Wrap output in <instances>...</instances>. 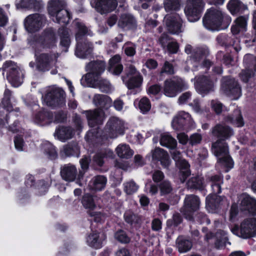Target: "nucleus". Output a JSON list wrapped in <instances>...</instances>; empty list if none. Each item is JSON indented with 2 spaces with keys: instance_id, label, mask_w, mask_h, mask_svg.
<instances>
[{
  "instance_id": "38",
  "label": "nucleus",
  "mask_w": 256,
  "mask_h": 256,
  "mask_svg": "<svg viewBox=\"0 0 256 256\" xmlns=\"http://www.w3.org/2000/svg\"><path fill=\"white\" fill-rule=\"evenodd\" d=\"M228 8L232 14L242 12L247 9V6L239 0H230L228 4Z\"/></svg>"
},
{
  "instance_id": "11",
  "label": "nucleus",
  "mask_w": 256,
  "mask_h": 256,
  "mask_svg": "<svg viewBox=\"0 0 256 256\" xmlns=\"http://www.w3.org/2000/svg\"><path fill=\"white\" fill-rule=\"evenodd\" d=\"M204 6L202 0H188L184 8V12L190 22L198 20L200 17V12Z\"/></svg>"
},
{
  "instance_id": "60",
  "label": "nucleus",
  "mask_w": 256,
  "mask_h": 256,
  "mask_svg": "<svg viewBox=\"0 0 256 256\" xmlns=\"http://www.w3.org/2000/svg\"><path fill=\"white\" fill-rule=\"evenodd\" d=\"M194 220V221H196L200 224H210V220L202 212H199L198 214Z\"/></svg>"
},
{
  "instance_id": "9",
  "label": "nucleus",
  "mask_w": 256,
  "mask_h": 256,
  "mask_svg": "<svg viewBox=\"0 0 256 256\" xmlns=\"http://www.w3.org/2000/svg\"><path fill=\"white\" fill-rule=\"evenodd\" d=\"M124 131V122L116 117L110 118L107 122L104 129L106 138H114L123 134Z\"/></svg>"
},
{
  "instance_id": "36",
  "label": "nucleus",
  "mask_w": 256,
  "mask_h": 256,
  "mask_svg": "<svg viewBox=\"0 0 256 256\" xmlns=\"http://www.w3.org/2000/svg\"><path fill=\"white\" fill-rule=\"evenodd\" d=\"M176 166L180 170V179L182 182H184L186 178L190 175V171L189 170L190 165L185 160H182L178 161L176 164Z\"/></svg>"
},
{
  "instance_id": "52",
  "label": "nucleus",
  "mask_w": 256,
  "mask_h": 256,
  "mask_svg": "<svg viewBox=\"0 0 256 256\" xmlns=\"http://www.w3.org/2000/svg\"><path fill=\"white\" fill-rule=\"evenodd\" d=\"M217 41L218 43H220L222 45H226V46L233 45L234 46V48L236 52H238L240 50L241 48L239 46H234V42H230V38H228L225 34H222L218 36L216 38Z\"/></svg>"
},
{
  "instance_id": "2",
  "label": "nucleus",
  "mask_w": 256,
  "mask_h": 256,
  "mask_svg": "<svg viewBox=\"0 0 256 256\" xmlns=\"http://www.w3.org/2000/svg\"><path fill=\"white\" fill-rule=\"evenodd\" d=\"M231 21V18L224 14L220 8H211L203 18V24L208 30L215 31L226 28Z\"/></svg>"
},
{
  "instance_id": "25",
  "label": "nucleus",
  "mask_w": 256,
  "mask_h": 256,
  "mask_svg": "<svg viewBox=\"0 0 256 256\" xmlns=\"http://www.w3.org/2000/svg\"><path fill=\"white\" fill-rule=\"evenodd\" d=\"M206 182L210 185L214 194H218L221 192V184L223 183V178L220 175L208 176Z\"/></svg>"
},
{
  "instance_id": "46",
  "label": "nucleus",
  "mask_w": 256,
  "mask_h": 256,
  "mask_svg": "<svg viewBox=\"0 0 256 256\" xmlns=\"http://www.w3.org/2000/svg\"><path fill=\"white\" fill-rule=\"evenodd\" d=\"M95 83L98 85L100 90L102 92L108 93L114 90L112 84L106 80H101L98 78L96 79L94 84Z\"/></svg>"
},
{
  "instance_id": "32",
  "label": "nucleus",
  "mask_w": 256,
  "mask_h": 256,
  "mask_svg": "<svg viewBox=\"0 0 256 256\" xmlns=\"http://www.w3.org/2000/svg\"><path fill=\"white\" fill-rule=\"evenodd\" d=\"M120 57L118 55H116L110 60L108 70L112 73L118 75L122 70L123 66L120 64Z\"/></svg>"
},
{
  "instance_id": "17",
  "label": "nucleus",
  "mask_w": 256,
  "mask_h": 256,
  "mask_svg": "<svg viewBox=\"0 0 256 256\" xmlns=\"http://www.w3.org/2000/svg\"><path fill=\"white\" fill-rule=\"evenodd\" d=\"M90 4L101 14H105L114 10L118 6L116 0H90Z\"/></svg>"
},
{
  "instance_id": "6",
  "label": "nucleus",
  "mask_w": 256,
  "mask_h": 256,
  "mask_svg": "<svg viewBox=\"0 0 256 256\" xmlns=\"http://www.w3.org/2000/svg\"><path fill=\"white\" fill-rule=\"evenodd\" d=\"M220 90L232 100H238L242 96L241 88L238 82L230 76L222 78Z\"/></svg>"
},
{
  "instance_id": "41",
  "label": "nucleus",
  "mask_w": 256,
  "mask_h": 256,
  "mask_svg": "<svg viewBox=\"0 0 256 256\" xmlns=\"http://www.w3.org/2000/svg\"><path fill=\"white\" fill-rule=\"evenodd\" d=\"M52 120L53 114L52 113L47 111H42L36 116L35 121L40 124L44 125L50 123Z\"/></svg>"
},
{
  "instance_id": "22",
  "label": "nucleus",
  "mask_w": 256,
  "mask_h": 256,
  "mask_svg": "<svg viewBox=\"0 0 256 256\" xmlns=\"http://www.w3.org/2000/svg\"><path fill=\"white\" fill-rule=\"evenodd\" d=\"M154 160H158L164 168H168L170 164V160L168 154L164 149L156 148L151 152Z\"/></svg>"
},
{
  "instance_id": "34",
  "label": "nucleus",
  "mask_w": 256,
  "mask_h": 256,
  "mask_svg": "<svg viewBox=\"0 0 256 256\" xmlns=\"http://www.w3.org/2000/svg\"><path fill=\"white\" fill-rule=\"evenodd\" d=\"M160 142L162 146L170 149L175 148L177 145L176 140L168 132H163L160 134Z\"/></svg>"
},
{
  "instance_id": "42",
  "label": "nucleus",
  "mask_w": 256,
  "mask_h": 256,
  "mask_svg": "<svg viewBox=\"0 0 256 256\" xmlns=\"http://www.w3.org/2000/svg\"><path fill=\"white\" fill-rule=\"evenodd\" d=\"M42 4L41 0H16V5L22 8H40Z\"/></svg>"
},
{
  "instance_id": "43",
  "label": "nucleus",
  "mask_w": 256,
  "mask_h": 256,
  "mask_svg": "<svg viewBox=\"0 0 256 256\" xmlns=\"http://www.w3.org/2000/svg\"><path fill=\"white\" fill-rule=\"evenodd\" d=\"M63 152L66 156H76L78 157L80 155V148L76 142L68 144L63 147Z\"/></svg>"
},
{
  "instance_id": "63",
  "label": "nucleus",
  "mask_w": 256,
  "mask_h": 256,
  "mask_svg": "<svg viewBox=\"0 0 256 256\" xmlns=\"http://www.w3.org/2000/svg\"><path fill=\"white\" fill-rule=\"evenodd\" d=\"M191 96L192 94L190 92H187L182 94L178 98V104H186L190 99Z\"/></svg>"
},
{
  "instance_id": "37",
  "label": "nucleus",
  "mask_w": 256,
  "mask_h": 256,
  "mask_svg": "<svg viewBox=\"0 0 256 256\" xmlns=\"http://www.w3.org/2000/svg\"><path fill=\"white\" fill-rule=\"evenodd\" d=\"M116 151L118 156L122 158H129L134 154L133 150L126 144H120L116 148Z\"/></svg>"
},
{
  "instance_id": "53",
  "label": "nucleus",
  "mask_w": 256,
  "mask_h": 256,
  "mask_svg": "<svg viewBox=\"0 0 256 256\" xmlns=\"http://www.w3.org/2000/svg\"><path fill=\"white\" fill-rule=\"evenodd\" d=\"M90 158L88 156H84L80 161L82 170L79 172L78 177L79 179L82 178L84 174L88 168Z\"/></svg>"
},
{
  "instance_id": "50",
  "label": "nucleus",
  "mask_w": 256,
  "mask_h": 256,
  "mask_svg": "<svg viewBox=\"0 0 256 256\" xmlns=\"http://www.w3.org/2000/svg\"><path fill=\"white\" fill-rule=\"evenodd\" d=\"M208 54L209 50L207 48H197L192 52V60L199 62L202 56H206Z\"/></svg>"
},
{
  "instance_id": "8",
  "label": "nucleus",
  "mask_w": 256,
  "mask_h": 256,
  "mask_svg": "<svg viewBox=\"0 0 256 256\" xmlns=\"http://www.w3.org/2000/svg\"><path fill=\"white\" fill-rule=\"evenodd\" d=\"M195 88L199 94L205 95L214 89L217 78L214 76H200L196 77Z\"/></svg>"
},
{
  "instance_id": "62",
  "label": "nucleus",
  "mask_w": 256,
  "mask_h": 256,
  "mask_svg": "<svg viewBox=\"0 0 256 256\" xmlns=\"http://www.w3.org/2000/svg\"><path fill=\"white\" fill-rule=\"evenodd\" d=\"M253 75V72L248 69L242 70L240 74L241 80L246 82L248 79Z\"/></svg>"
},
{
  "instance_id": "24",
  "label": "nucleus",
  "mask_w": 256,
  "mask_h": 256,
  "mask_svg": "<svg viewBox=\"0 0 256 256\" xmlns=\"http://www.w3.org/2000/svg\"><path fill=\"white\" fill-rule=\"evenodd\" d=\"M93 102L98 107L97 109L108 110L112 105V100L106 95L96 94L93 98Z\"/></svg>"
},
{
  "instance_id": "3",
  "label": "nucleus",
  "mask_w": 256,
  "mask_h": 256,
  "mask_svg": "<svg viewBox=\"0 0 256 256\" xmlns=\"http://www.w3.org/2000/svg\"><path fill=\"white\" fill-rule=\"evenodd\" d=\"M74 24L76 29V39L77 42L75 54L78 58H84L92 53V45L84 38L88 32L84 25L78 20H76Z\"/></svg>"
},
{
  "instance_id": "39",
  "label": "nucleus",
  "mask_w": 256,
  "mask_h": 256,
  "mask_svg": "<svg viewBox=\"0 0 256 256\" xmlns=\"http://www.w3.org/2000/svg\"><path fill=\"white\" fill-rule=\"evenodd\" d=\"M176 246L180 252H186L192 247V242L182 236H179L176 240Z\"/></svg>"
},
{
  "instance_id": "33",
  "label": "nucleus",
  "mask_w": 256,
  "mask_h": 256,
  "mask_svg": "<svg viewBox=\"0 0 256 256\" xmlns=\"http://www.w3.org/2000/svg\"><path fill=\"white\" fill-rule=\"evenodd\" d=\"M225 120L226 122L231 123L237 127H242L244 124L240 110L238 108L236 109L233 114L228 116Z\"/></svg>"
},
{
  "instance_id": "29",
  "label": "nucleus",
  "mask_w": 256,
  "mask_h": 256,
  "mask_svg": "<svg viewBox=\"0 0 256 256\" xmlns=\"http://www.w3.org/2000/svg\"><path fill=\"white\" fill-rule=\"evenodd\" d=\"M114 156V154L113 152L110 150H106L104 151L98 152L93 157V164L102 166L104 164V158H112Z\"/></svg>"
},
{
  "instance_id": "26",
  "label": "nucleus",
  "mask_w": 256,
  "mask_h": 256,
  "mask_svg": "<svg viewBox=\"0 0 256 256\" xmlns=\"http://www.w3.org/2000/svg\"><path fill=\"white\" fill-rule=\"evenodd\" d=\"M11 96V92L8 90H6L4 92V96L2 98V106L6 109L8 111H10V112L6 116V123H8V118H12L14 119V117L18 116V114H16L12 110V105L10 102V98Z\"/></svg>"
},
{
  "instance_id": "64",
  "label": "nucleus",
  "mask_w": 256,
  "mask_h": 256,
  "mask_svg": "<svg viewBox=\"0 0 256 256\" xmlns=\"http://www.w3.org/2000/svg\"><path fill=\"white\" fill-rule=\"evenodd\" d=\"M202 139V136L199 134L196 133L190 136V142L192 145L196 144L200 142Z\"/></svg>"
},
{
  "instance_id": "35",
  "label": "nucleus",
  "mask_w": 256,
  "mask_h": 256,
  "mask_svg": "<svg viewBox=\"0 0 256 256\" xmlns=\"http://www.w3.org/2000/svg\"><path fill=\"white\" fill-rule=\"evenodd\" d=\"M118 26L122 28H132L136 26V20L134 17L130 14H122L118 22Z\"/></svg>"
},
{
  "instance_id": "14",
  "label": "nucleus",
  "mask_w": 256,
  "mask_h": 256,
  "mask_svg": "<svg viewBox=\"0 0 256 256\" xmlns=\"http://www.w3.org/2000/svg\"><path fill=\"white\" fill-rule=\"evenodd\" d=\"M238 204L242 211H246L252 215H256V200L246 194H242L238 197Z\"/></svg>"
},
{
  "instance_id": "58",
  "label": "nucleus",
  "mask_w": 256,
  "mask_h": 256,
  "mask_svg": "<svg viewBox=\"0 0 256 256\" xmlns=\"http://www.w3.org/2000/svg\"><path fill=\"white\" fill-rule=\"evenodd\" d=\"M162 196L170 194L172 190L170 183L168 180H164L159 186Z\"/></svg>"
},
{
  "instance_id": "18",
  "label": "nucleus",
  "mask_w": 256,
  "mask_h": 256,
  "mask_svg": "<svg viewBox=\"0 0 256 256\" xmlns=\"http://www.w3.org/2000/svg\"><path fill=\"white\" fill-rule=\"evenodd\" d=\"M238 236L247 238L256 235V218H252L244 220L238 230Z\"/></svg>"
},
{
  "instance_id": "45",
  "label": "nucleus",
  "mask_w": 256,
  "mask_h": 256,
  "mask_svg": "<svg viewBox=\"0 0 256 256\" xmlns=\"http://www.w3.org/2000/svg\"><path fill=\"white\" fill-rule=\"evenodd\" d=\"M204 186V180L200 176L192 177L187 182V186L189 188L202 189Z\"/></svg>"
},
{
  "instance_id": "57",
  "label": "nucleus",
  "mask_w": 256,
  "mask_h": 256,
  "mask_svg": "<svg viewBox=\"0 0 256 256\" xmlns=\"http://www.w3.org/2000/svg\"><path fill=\"white\" fill-rule=\"evenodd\" d=\"M115 238L121 243L126 244L130 242V238L123 230H119L115 233Z\"/></svg>"
},
{
  "instance_id": "19",
  "label": "nucleus",
  "mask_w": 256,
  "mask_h": 256,
  "mask_svg": "<svg viewBox=\"0 0 256 256\" xmlns=\"http://www.w3.org/2000/svg\"><path fill=\"white\" fill-rule=\"evenodd\" d=\"M164 22L170 33L178 34L182 32V20L178 14H168L164 17Z\"/></svg>"
},
{
  "instance_id": "10",
  "label": "nucleus",
  "mask_w": 256,
  "mask_h": 256,
  "mask_svg": "<svg viewBox=\"0 0 256 256\" xmlns=\"http://www.w3.org/2000/svg\"><path fill=\"white\" fill-rule=\"evenodd\" d=\"M64 95V91L60 88H51L48 89L46 94L43 98V102L48 106H58L63 103Z\"/></svg>"
},
{
  "instance_id": "16",
  "label": "nucleus",
  "mask_w": 256,
  "mask_h": 256,
  "mask_svg": "<svg viewBox=\"0 0 256 256\" xmlns=\"http://www.w3.org/2000/svg\"><path fill=\"white\" fill-rule=\"evenodd\" d=\"M58 55L56 54H42L36 58L38 68L42 71L48 70L56 62Z\"/></svg>"
},
{
  "instance_id": "1",
  "label": "nucleus",
  "mask_w": 256,
  "mask_h": 256,
  "mask_svg": "<svg viewBox=\"0 0 256 256\" xmlns=\"http://www.w3.org/2000/svg\"><path fill=\"white\" fill-rule=\"evenodd\" d=\"M212 132L218 138L212 144V152L217 157L218 162L229 169L232 168L234 162L229 155L228 144L224 140L234 134L233 130L228 126L218 124L212 128Z\"/></svg>"
},
{
  "instance_id": "28",
  "label": "nucleus",
  "mask_w": 256,
  "mask_h": 256,
  "mask_svg": "<svg viewBox=\"0 0 256 256\" xmlns=\"http://www.w3.org/2000/svg\"><path fill=\"white\" fill-rule=\"evenodd\" d=\"M107 182L106 177L102 175L94 176L90 182L88 186L91 190L100 191L106 186Z\"/></svg>"
},
{
  "instance_id": "54",
  "label": "nucleus",
  "mask_w": 256,
  "mask_h": 256,
  "mask_svg": "<svg viewBox=\"0 0 256 256\" xmlns=\"http://www.w3.org/2000/svg\"><path fill=\"white\" fill-rule=\"evenodd\" d=\"M124 190L128 194L136 192L138 188V186L133 180L124 183Z\"/></svg>"
},
{
  "instance_id": "48",
  "label": "nucleus",
  "mask_w": 256,
  "mask_h": 256,
  "mask_svg": "<svg viewBox=\"0 0 256 256\" xmlns=\"http://www.w3.org/2000/svg\"><path fill=\"white\" fill-rule=\"evenodd\" d=\"M216 240L215 242L216 246L218 248H220L224 246L228 240L226 234L225 232L219 230L216 234Z\"/></svg>"
},
{
  "instance_id": "20",
  "label": "nucleus",
  "mask_w": 256,
  "mask_h": 256,
  "mask_svg": "<svg viewBox=\"0 0 256 256\" xmlns=\"http://www.w3.org/2000/svg\"><path fill=\"white\" fill-rule=\"evenodd\" d=\"M192 120L188 113L184 112H179L173 118L172 126L177 130H184L192 124Z\"/></svg>"
},
{
  "instance_id": "31",
  "label": "nucleus",
  "mask_w": 256,
  "mask_h": 256,
  "mask_svg": "<svg viewBox=\"0 0 256 256\" xmlns=\"http://www.w3.org/2000/svg\"><path fill=\"white\" fill-rule=\"evenodd\" d=\"M86 242L88 245L94 248H100L102 246L100 234L96 231H93L88 235Z\"/></svg>"
},
{
  "instance_id": "21",
  "label": "nucleus",
  "mask_w": 256,
  "mask_h": 256,
  "mask_svg": "<svg viewBox=\"0 0 256 256\" xmlns=\"http://www.w3.org/2000/svg\"><path fill=\"white\" fill-rule=\"evenodd\" d=\"M82 113L86 114L88 124L90 127L102 124L106 118L104 110L100 109L84 111Z\"/></svg>"
},
{
  "instance_id": "59",
  "label": "nucleus",
  "mask_w": 256,
  "mask_h": 256,
  "mask_svg": "<svg viewBox=\"0 0 256 256\" xmlns=\"http://www.w3.org/2000/svg\"><path fill=\"white\" fill-rule=\"evenodd\" d=\"M163 74H166L168 75H172L174 74V67L172 64L168 61H166L160 72V74L162 75Z\"/></svg>"
},
{
  "instance_id": "27",
  "label": "nucleus",
  "mask_w": 256,
  "mask_h": 256,
  "mask_svg": "<svg viewBox=\"0 0 256 256\" xmlns=\"http://www.w3.org/2000/svg\"><path fill=\"white\" fill-rule=\"evenodd\" d=\"M74 134V130L70 127H59L56 128L54 136L62 142H65L72 138Z\"/></svg>"
},
{
  "instance_id": "15",
  "label": "nucleus",
  "mask_w": 256,
  "mask_h": 256,
  "mask_svg": "<svg viewBox=\"0 0 256 256\" xmlns=\"http://www.w3.org/2000/svg\"><path fill=\"white\" fill-rule=\"evenodd\" d=\"M200 200L199 198L194 195L186 196L184 200V206L182 212L186 218L192 220L193 218L191 213L197 210L200 207Z\"/></svg>"
},
{
  "instance_id": "49",
  "label": "nucleus",
  "mask_w": 256,
  "mask_h": 256,
  "mask_svg": "<svg viewBox=\"0 0 256 256\" xmlns=\"http://www.w3.org/2000/svg\"><path fill=\"white\" fill-rule=\"evenodd\" d=\"M82 203L86 209L92 210L96 208V204L92 196L88 194H86L83 196Z\"/></svg>"
},
{
  "instance_id": "7",
  "label": "nucleus",
  "mask_w": 256,
  "mask_h": 256,
  "mask_svg": "<svg viewBox=\"0 0 256 256\" xmlns=\"http://www.w3.org/2000/svg\"><path fill=\"white\" fill-rule=\"evenodd\" d=\"M188 88V84L181 78L173 77L164 82V92L168 97H174L178 93Z\"/></svg>"
},
{
  "instance_id": "4",
  "label": "nucleus",
  "mask_w": 256,
  "mask_h": 256,
  "mask_svg": "<svg viewBox=\"0 0 256 256\" xmlns=\"http://www.w3.org/2000/svg\"><path fill=\"white\" fill-rule=\"evenodd\" d=\"M65 6L64 0H51L48 2V13L54 22L64 24L68 23L70 14Z\"/></svg>"
},
{
  "instance_id": "12",
  "label": "nucleus",
  "mask_w": 256,
  "mask_h": 256,
  "mask_svg": "<svg viewBox=\"0 0 256 256\" xmlns=\"http://www.w3.org/2000/svg\"><path fill=\"white\" fill-rule=\"evenodd\" d=\"M105 64L101 61L90 62L86 66V70L88 72L82 80L84 78L88 84H92L95 82L98 76L104 70Z\"/></svg>"
},
{
  "instance_id": "61",
  "label": "nucleus",
  "mask_w": 256,
  "mask_h": 256,
  "mask_svg": "<svg viewBox=\"0 0 256 256\" xmlns=\"http://www.w3.org/2000/svg\"><path fill=\"white\" fill-rule=\"evenodd\" d=\"M248 19V18L246 16H241L237 18L235 22L242 30H246Z\"/></svg>"
},
{
  "instance_id": "44",
  "label": "nucleus",
  "mask_w": 256,
  "mask_h": 256,
  "mask_svg": "<svg viewBox=\"0 0 256 256\" xmlns=\"http://www.w3.org/2000/svg\"><path fill=\"white\" fill-rule=\"evenodd\" d=\"M124 82H126L128 88V89H132L135 88L139 87L142 82V77L140 74H137L135 76L130 77L128 81H126V78L122 77Z\"/></svg>"
},
{
  "instance_id": "40",
  "label": "nucleus",
  "mask_w": 256,
  "mask_h": 256,
  "mask_svg": "<svg viewBox=\"0 0 256 256\" xmlns=\"http://www.w3.org/2000/svg\"><path fill=\"white\" fill-rule=\"evenodd\" d=\"M58 34L60 39V45L67 49L70 42L69 30L64 27L61 28L58 30ZM66 51L67 50H66Z\"/></svg>"
},
{
  "instance_id": "55",
  "label": "nucleus",
  "mask_w": 256,
  "mask_h": 256,
  "mask_svg": "<svg viewBox=\"0 0 256 256\" xmlns=\"http://www.w3.org/2000/svg\"><path fill=\"white\" fill-rule=\"evenodd\" d=\"M138 107L143 114L148 112L151 108V104L148 98L146 97L142 98L139 102Z\"/></svg>"
},
{
  "instance_id": "30",
  "label": "nucleus",
  "mask_w": 256,
  "mask_h": 256,
  "mask_svg": "<svg viewBox=\"0 0 256 256\" xmlns=\"http://www.w3.org/2000/svg\"><path fill=\"white\" fill-rule=\"evenodd\" d=\"M42 43L46 47L50 48L53 46L56 42V37L52 28L46 30L42 34L41 38Z\"/></svg>"
},
{
  "instance_id": "5",
  "label": "nucleus",
  "mask_w": 256,
  "mask_h": 256,
  "mask_svg": "<svg viewBox=\"0 0 256 256\" xmlns=\"http://www.w3.org/2000/svg\"><path fill=\"white\" fill-rule=\"evenodd\" d=\"M8 80L14 87H18L23 82V74L16 63L12 61L6 62L2 66Z\"/></svg>"
},
{
  "instance_id": "51",
  "label": "nucleus",
  "mask_w": 256,
  "mask_h": 256,
  "mask_svg": "<svg viewBox=\"0 0 256 256\" xmlns=\"http://www.w3.org/2000/svg\"><path fill=\"white\" fill-rule=\"evenodd\" d=\"M43 148L46 154L50 159H55L57 156V152L54 146L49 142H46L43 144Z\"/></svg>"
},
{
  "instance_id": "23",
  "label": "nucleus",
  "mask_w": 256,
  "mask_h": 256,
  "mask_svg": "<svg viewBox=\"0 0 256 256\" xmlns=\"http://www.w3.org/2000/svg\"><path fill=\"white\" fill-rule=\"evenodd\" d=\"M76 166L71 164H64L60 168V175L62 178L67 182L74 181L77 176Z\"/></svg>"
},
{
  "instance_id": "13",
  "label": "nucleus",
  "mask_w": 256,
  "mask_h": 256,
  "mask_svg": "<svg viewBox=\"0 0 256 256\" xmlns=\"http://www.w3.org/2000/svg\"><path fill=\"white\" fill-rule=\"evenodd\" d=\"M46 20V18L43 15L38 14H30L24 20V27L30 32H35L44 26Z\"/></svg>"
},
{
  "instance_id": "56",
  "label": "nucleus",
  "mask_w": 256,
  "mask_h": 256,
  "mask_svg": "<svg viewBox=\"0 0 256 256\" xmlns=\"http://www.w3.org/2000/svg\"><path fill=\"white\" fill-rule=\"evenodd\" d=\"M122 48L126 54L128 56H132L136 54V46L133 43L126 42L124 44Z\"/></svg>"
},
{
  "instance_id": "47",
  "label": "nucleus",
  "mask_w": 256,
  "mask_h": 256,
  "mask_svg": "<svg viewBox=\"0 0 256 256\" xmlns=\"http://www.w3.org/2000/svg\"><path fill=\"white\" fill-rule=\"evenodd\" d=\"M164 4L166 12L176 11L180 7V0H164Z\"/></svg>"
}]
</instances>
